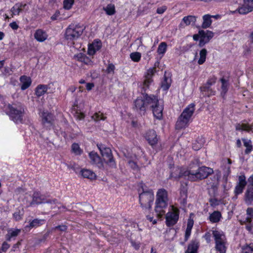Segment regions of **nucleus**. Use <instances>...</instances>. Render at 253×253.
I'll use <instances>...</instances> for the list:
<instances>
[{
    "label": "nucleus",
    "instance_id": "1",
    "mask_svg": "<svg viewBox=\"0 0 253 253\" xmlns=\"http://www.w3.org/2000/svg\"><path fill=\"white\" fill-rule=\"evenodd\" d=\"M143 96L138 97L134 101L135 109L140 114H144L146 109H152L153 115L158 119L163 116V107L159 105L158 98L154 95L142 93Z\"/></svg>",
    "mask_w": 253,
    "mask_h": 253
},
{
    "label": "nucleus",
    "instance_id": "2",
    "mask_svg": "<svg viewBox=\"0 0 253 253\" xmlns=\"http://www.w3.org/2000/svg\"><path fill=\"white\" fill-rule=\"evenodd\" d=\"M213 173V169L209 167L206 166L198 167L197 169H194L193 167L190 166L189 169L183 172H179L178 175L172 172L170 177L178 178L184 176L190 181H196L205 179Z\"/></svg>",
    "mask_w": 253,
    "mask_h": 253
},
{
    "label": "nucleus",
    "instance_id": "3",
    "mask_svg": "<svg viewBox=\"0 0 253 253\" xmlns=\"http://www.w3.org/2000/svg\"><path fill=\"white\" fill-rule=\"evenodd\" d=\"M195 105L194 103H191L183 110L176 123L175 128L176 129H180L188 126L195 112Z\"/></svg>",
    "mask_w": 253,
    "mask_h": 253
},
{
    "label": "nucleus",
    "instance_id": "4",
    "mask_svg": "<svg viewBox=\"0 0 253 253\" xmlns=\"http://www.w3.org/2000/svg\"><path fill=\"white\" fill-rule=\"evenodd\" d=\"M215 241V249L219 253H226L227 249V239L223 232L217 230L212 231Z\"/></svg>",
    "mask_w": 253,
    "mask_h": 253
},
{
    "label": "nucleus",
    "instance_id": "5",
    "mask_svg": "<svg viewBox=\"0 0 253 253\" xmlns=\"http://www.w3.org/2000/svg\"><path fill=\"white\" fill-rule=\"evenodd\" d=\"M84 29V28L79 24H72L66 30L65 38L69 42H73L82 35Z\"/></svg>",
    "mask_w": 253,
    "mask_h": 253
},
{
    "label": "nucleus",
    "instance_id": "6",
    "mask_svg": "<svg viewBox=\"0 0 253 253\" xmlns=\"http://www.w3.org/2000/svg\"><path fill=\"white\" fill-rule=\"evenodd\" d=\"M154 199V193L152 190L144 191L139 194V203L141 207L145 211H149Z\"/></svg>",
    "mask_w": 253,
    "mask_h": 253
},
{
    "label": "nucleus",
    "instance_id": "7",
    "mask_svg": "<svg viewBox=\"0 0 253 253\" xmlns=\"http://www.w3.org/2000/svg\"><path fill=\"white\" fill-rule=\"evenodd\" d=\"M97 146L102 157H104V160L106 161V164L111 168H115L116 164L113 157L111 150L102 144H98Z\"/></svg>",
    "mask_w": 253,
    "mask_h": 253
},
{
    "label": "nucleus",
    "instance_id": "8",
    "mask_svg": "<svg viewBox=\"0 0 253 253\" xmlns=\"http://www.w3.org/2000/svg\"><path fill=\"white\" fill-rule=\"evenodd\" d=\"M8 108L9 115L12 120L16 123L21 122L22 120L23 108L20 105L17 106L16 104L9 105Z\"/></svg>",
    "mask_w": 253,
    "mask_h": 253
},
{
    "label": "nucleus",
    "instance_id": "9",
    "mask_svg": "<svg viewBox=\"0 0 253 253\" xmlns=\"http://www.w3.org/2000/svg\"><path fill=\"white\" fill-rule=\"evenodd\" d=\"M179 218V210L171 207V211H169L166 216V224L168 226H171L175 224Z\"/></svg>",
    "mask_w": 253,
    "mask_h": 253
},
{
    "label": "nucleus",
    "instance_id": "10",
    "mask_svg": "<svg viewBox=\"0 0 253 253\" xmlns=\"http://www.w3.org/2000/svg\"><path fill=\"white\" fill-rule=\"evenodd\" d=\"M253 10V0H243V3L236 10L231 11L232 13H235L237 11L240 14H246Z\"/></svg>",
    "mask_w": 253,
    "mask_h": 253
},
{
    "label": "nucleus",
    "instance_id": "11",
    "mask_svg": "<svg viewBox=\"0 0 253 253\" xmlns=\"http://www.w3.org/2000/svg\"><path fill=\"white\" fill-rule=\"evenodd\" d=\"M42 122L44 127L50 129L55 120L54 116L51 113L43 112L42 113Z\"/></svg>",
    "mask_w": 253,
    "mask_h": 253
},
{
    "label": "nucleus",
    "instance_id": "12",
    "mask_svg": "<svg viewBox=\"0 0 253 253\" xmlns=\"http://www.w3.org/2000/svg\"><path fill=\"white\" fill-rule=\"evenodd\" d=\"M200 35V39L199 43L200 47H203L206 43L209 42L210 40L213 37V33L210 31L200 30L199 31Z\"/></svg>",
    "mask_w": 253,
    "mask_h": 253
},
{
    "label": "nucleus",
    "instance_id": "13",
    "mask_svg": "<svg viewBox=\"0 0 253 253\" xmlns=\"http://www.w3.org/2000/svg\"><path fill=\"white\" fill-rule=\"evenodd\" d=\"M156 72V69L155 67L150 68L148 70L147 74L145 76V80L143 83L142 88L144 91H145L147 89L149 88V85L153 82L152 78Z\"/></svg>",
    "mask_w": 253,
    "mask_h": 253
},
{
    "label": "nucleus",
    "instance_id": "14",
    "mask_svg": "<svg viewBox=\"0 0 253 253\" xmlns=\"http://www.w3.org/2000/svg\"><path fill=\"white\" fill-rule=\"evenodd\" d=\"M42 203H47L50 204H55V200H48L44 201L43 198L40 195L38 192H35L33 195V200L30 203V205L32 206L34 204H40Z\"/></svg>",
    "mask_w": 253,
    "mask_h": 253
},
{
    "label": "nucleus",
    "instance_id": "15",
    "mask_svg": "<svg viewBox=\"0 0 253 253\" xmlns=\"http://www.w3.org/2000/svg\"><path fill=\"white\" fill-rule=\"evenodd\" d=\"M246 185L247 181L245 176L244 175H240L238 178V182L235 188V193L236 195L241 194Z\"/></svg>",
    "mask_w": 253,
    "mask_h": 253
},
{
    "label": "nucleus",
    "instance_id": "16",
    "mask_svg": "<svg viewBox=\"0 0 253 253\" xmlns=\"http://www.w3.org/2000/svg\"><path fill=\"white\" fill-rule=\"evenodd\" d=\"M155 211L157 216L160 218L164 215L166 212V209L168 207V203L164 202H156Z\"/></svg>",
    "mask_w": 253,
    "mask_h": 253
},
{
    "label": "nucleus",
    "instance_id": "17",
    "mask_svg": "<svg viewBox=\"0 0 253 253\" xmlns=\"http://www.w3.org/2000/svg\"><path fill=\"white\" fill-rule=\"evenodd\" d=\"M90 162L99 168H103V163L97 153L92 151L89 153Z\"/></svg>",
    "mask_w": 253,
    "mask_h": 253
},
{
    "label": "nucleus",
    "instance_id": "18",
    "mask_svg": "<svg viewBox=\"0 0 253 253\" xmlns=\"http://www.w3.org/2000/svg\"><path fill=\"white\" fill-rule=\"evenodd\" d=\"M145 137L149 144L152 146L156 145L158 142L157 134L154 130H150L147 131Z\"/></svg>",
    "mask_w": 253,
    "mask_h": 253
},
{
    "label": "nucleus",
    "instance_id": "19",
    "mask_svg": "<svg viewBox=\"0 0 253 253\" xmlns=\"http://www.w3.org/2000/svg\"><path fill=\"white\" fill-rule=\"evenodd\" d=\"M244 201L248 205L253 202V186L248 185L244 194Z\"/></svg>",
    "mask_w": 253,
    "mask_h": 253
},
{
    "label": "nucleus",
    "instance_id": "20",
    "mask_svg": "<svg viewBox=\"0 0 253 253\" xmlns=\"http://www.w3.org/2000/svg\"><path fill=\"white\" fill-rule=\"evenodd\" d=\"M156 202L168 203V192L165 189H161L158 191Z\"/></svg>",
    "mask_w": 253,
    "mask_h": 253
},
{
    "label": "nucleus",
    "instance_id": "21",
    "mask_svg": "<svg viewBox=\"0 0 253 253\" xmlns=\"http://www.w3.org/2000/svg\"><path fill=\"white\" fill-rule=\"evenodd\" d=\"M26 6V4H23L22 3H16L10 9L11 17H13L15 15H19L20 12L25 9Z\"/></svg>",
    "mask_w": 253,
    "mask_h": 253
},
{
    "label": "nucleus",
    "instance_id": "22",
    "mask_svg": "<svg viewBox=\"0 0 253 253\" xmlns=\"http://www.w3.org/2000/svg\"><path fill=\"white\" fill-rule=\"evenodd\" d=\"M187 197V186L186 184H182L180 189V203L183 205L186 203Z\"/></svg>",
    "mask_w": 253,
    "mask_h": 253
},
{
    "label": "nucleus",
    "instance_id": "23",
    "mask_svg": "<svg viewBox=\"0 0 253 253\" xmlns=\"http://www.w3.org/2000/svg\"><path fill=\"white\" fill-rule=\"evenodd\" d=\"M220 177V171L219 170H215L214 175L212 176V178H211L212 181L209 183L210 186L212 188L216 187L218 185L219 180Z\"/></svg>",
    "mask_w": 253,
    "mask_h": 253
},
{
    "label": "nucleus",
    "instance_id": "24",
    "mask_svg": "<svg viewBox=\"0 0 253 253\" xmlns=\"http://www.w3.org/2000/svg\"><path fill=\"white\" fill-rule=\"evenodd\" d=\"M20 81L21 83V89L23 90L28 88L31 84V79L27 76H21L20 78Z\"/></svg>",
    "mask_w": 253,
    "mask_h": 253
},
{
    "label": "nucleus",
    "instance_id": "25",
    "mask_svg": "<svg viewBox=\"0 0 253 253\" xmlns=\"http://www.w3.org/2000/svg\"><path fill=\"white\" fill-rule=\"evenodd\" d=\"M34 37L38 41L42 42L47 38V35L43 30L38 29L36 31Z\"/></svg>",
    "mask_w": 253,
    "mask_h": 253
},
{
    "label": "nucleus",
    "instance_id": "26",
    "mask_svg": "<svg viewBox=\"0 0 253 253\" xmlns=\"http://www.w3.org/2000/svg\"><path fill=\"white\" fill-rule=\"evenodd\" d=\"M197 17L193 15H188L185 16L182 19V22L180 23V26L184 24L186 26L195 24L196 21Z\"/></svg>",
    "mask_w": 253,
    "mask_h": 253
},
{
    "label": "nucleus",
    "instance_id": "27",
    "mask_svg": "<svg viewBox=\"0 0 253 253\" xmlns=\"http://www.w3.org/2000/svg\"><path fill=\"white\" fill-rule=\"evenodd\" d=\"M80 173L84 178L93 180L96 178V174L92 171L88 169H83L81 170Z\"/></svg>",
    "mask_w": 253,
    "mask_h": 253
},
{
    "label": "nucleus",
    "instance_id": "28",
    "mask_svg": "<svg viewBox=\"0 0 253 253\" xmlns=\"http://www.w3.org/2000/svg\"><path fill=\"white\" fill-rule=\"evenodd\" d=\"M45 220L44 219H35L31 221H30L29 224L25 226V228H29L31 229L33 228H37L44 223Z\"/></svg>",
    "mask_w": 253,
    "mask_h": 253
},
{
    "label": "nucleus",
    "instance_id": "29",
    "mask_svg": "<svg viewBox=\"0 0 253 253\" xmlns=\"http://www.w3.org/2000/svg\"><path fill=\"white\" fill-rule=\"evenodd\" d=\"M101 46V43L100 42H93L88 46V53L89 55H93L97 50H98Z\"/></svg>",
    "mask_w": 253,
    "mask_h": 253
},
{
    "label": "nucleus",
    "instance_id": "30",
    "mask_svg": "<svg viewBox=\"0 0 253 253\" xmlns=\"http://www.w3.org/2000/svg\"><path fill=\"white\" fill-rule=\"evenodd\" d=\"M198 248V243L196 241H192L188 245L185 253H196Z\"/></svg>",
    "mask_w": 253,
    "mask_h": 253
},
{
    "label": "nucleus",
    "instance_id": "31",
    "mask_svg": "<svg viewBox=\"0 0 253 253\" xmlns=\"http://www.w3.org/2000/svg\"><path fill=\"white\" fill-rule=\"evenodd\" d=\"M221 217V213L218 211H214L210 214L209 219L212 223H216L220 220Z\"/></svg>",
    "mask_w": 253,
    "mask_h": 253
},
{
    "label": "nucleus",
    "instance_id": "32",
    "mask_svg": "<svg viewBox=\"0 0 253 253\" xmlns=\"http://www.w3.org/2000/svg\"><path fill=\"white\" fill-rule=\"evenodd\" d=\"M211 18V15L209 14H206L203 16V22L202 26L203 28H207L210 27L212 23Z\"/></svg>",
    "mask_w": 253,
    "mask_h": 253
},
{
    "label": "nucleus",
    "instance_id": "33",
    "mask_svg": "<svg viewBox=\"0 0 253 253\" xmlns=\"http://www.w3.org/2000/svg\"><path fill=\"white\" fill-rule=\"evenodd\" d=\"M48 86L46 85L40 84L37 86L36 90V95L40 97L43 95L47 91Z\"/></svg>",
    "mask_w": 253,
    "mask_h": 253
},
{
    "label": "nucleus",
    "instance_id": "34",
    "mask_svg": "<svg viewBox=\"0 0 253 253\" xmlns=\"http://www.w3.org/2000/svg\"><path fill=\"white\" fill-rule=\"evenodd\" d=\"M71 152L75 155L80 156L83 153V150L78 143H74L71 146Z\"/></svg>",
    "mask_w": 253,
    "mask_h": 253
},
{
    "label": "nucleus",
    "instance_id": "35",
    "mask_svg": "<svg viewBox=\"0 0 253 253\" xmlns=\"http://www.w3.org/2000/svg\"><path fill=\"white\" fill-rule=\"evenodd\" d=\"M242 141H243L244 145L246 147L245 153L246 154H248L252 151L253 149L252 141L250 139L245 138H243Z\"/></svg>",
    "mask_w": 253,
    "mask_h": 253
},
{
    "label": "nucleus",
    "instance_id": "36",
    "mask_svg": "<svg viewBox=\"0 0 253 253\" xmlns=\"http://www.w3.org/2000/svg\"><path fill=\"white\" fill-rule=\"evenodd\" d=\"M103 9L109 15H114L116 12L115 5L113 4H108L106 7H104Z\"/></svg>",
    "mask_w": 253,
    "mask_h": 253
},
{
    "label": "nucleus",
    "instance_id": "37",
    "mask_svg": "<svg viewBox=\"0 0 253 253\" xmlns=\"http://www.w3.org/2000/svg\"><path fill=\"white\" fill-rule=\"evenodd\" d=\"M20 232V229L9 230L6 235L7 240L10 241L12 238L17 236Z\"/></svg>",
    "mask_w": 253,
    "mask_h": 253
},
{
    "label": "nucleus",
    "instance_id": "38",
    "mask_svg": "<svg viewBox=\"0 0 253 253\" xmlns=\"http://www.w3.org/2000/svg\"><path fill=\"white\" fill-rule=\"evenodd\" d=\"M207 52V50L206 48H203L200 51V58L198 61L199 64L202 65L205 62Z\"/></svg>",
    "mask_w": 253,
    "mask_h": 253
},
{
    "label": "nucleus",
    "instance_id": "39",
    "mask_svg": "<svg viewBox=\"0 0 253 253\" xmlns=\"http://www.w3.org/2000/svg\"><path fill=\"white\" fill-rule=\"evenodd\" d=\"M170 84H171V79L165 76L164 79L162 82V84H161L162 88L164 90H167L169 88V87L170 85Z\"/></svg>",
    "mask_w": 253,
    "mask_h": 253
},
{
    "label": "nucleus",
    "instance_id": "40",
    "mask_svg": "<svg viewBox=\"0 0 253 253\" xmlns=\"http://www.w3.org/2000/svg\"><path fill=\"white\" fill-rule=\"evenodd\" d=\"M252 129L251 126L247 124H237L236 125V129L237 130L249 131Z\"/></svg>",
    "mask_w": 253,
    "mask_h": 253
},
{
    "label": "nucleus",
    "instance_id": "41",
    "mask_svg": "<svg viewBox=\"0 0 253 253\" xmlns=\"http://www.w3.org/2000/svg\"><path fill=\"white\" fill-rule=\"evenodd\" d=\"M220 81L222 83L221 85V94L224 95L228 90V83L227 81L225 80L224 78L220 79Z\"/></svg>",
    "mask_w": 253,
    "mask_h": 253
},
{
    "label": "nucleus",
    "instance_id": "42",
    "mask_svg": "<svg viewBox=\"0 0 253 253\" xmlns=\"http://www.w3.org/2000/svg\"><path fill=\"white\" fill-rule=\"evenodd\" d=\"M167 48V44L165 42H161L157 49V52L159 54H164Z\"/></svg>",
    "mask_w": 253,
    "mask_h": 253
},
{
    "label": "nucleus",
    "instance_id": "43",
    "mask_svg": "<svg viewBox=\"0 0 253 253\" xmlns=\"http://www.w3.org/2000/svg\"><path fill=\"white\" fill-rule=\"evenodd\" d=\"M243 253H253V243L246 245L242 247Z\"/></svg>",
    "mask_w": 253,
    "mask_h": 253
},
{
    "label": "nucleus",
    "instance_id": "44",
    "mask_svg": "<svg viewBox=\"0 0 253 253\" xmlns=\"http://www.w3.org/2000/svg\"><path fill=\"white\" fill-rule=\"evenodd\" d=\"M106 117H104L102 113L99 112L98 113H95L92 116V119L95 121H99L101 120H105Z\"/></svg>",
    "mask_w": 253,
    "mask_h": 253
},
{
    "label": "nucleus",
    "instance_id": "45",
    "mask_svg": "<svg viewBox=\"0 0 253 253\" xmlns=\"http://www.w3.org/2000/svg\"><path fill=\"white\" fill-rule=\"evenodd\" d=\"M141 53L138 52H132L130 54V57L134 62H138L141 58Z\"/></svg>",
    "mask_w": 253,
    "mask_h": 253
},
{
    "label": "nucleus",
    "instance_id": "46",
    "mask_svg": "<svg viewBox=\"0 0 253 253\" xmlns=\"http://www.w3.org/2000/svg\"><path fill=\"white\" fill-rule=\"evenodd\" d=\"M247 217L246 218L247 222L250 223L253 217V209L251 208H248L247 210Z\"/></svg>",
    "mask_w": 253,
    "mask_h": 253
},
{
    "label": "nucleus",
    "instance_id": "47",
    "mask_svg": "<svg viewBox=\"0 0 253 253\" xmlns=\"http://www.w3.org/2000/svg\"><path fill=\"white\" fill-rule=\"evenodd\" d=\"M74 0H64L63 1V7L67 10L71 8Z\"/></svg>",
    "mask_w": 253,
    "mask_h": 253
},
{
    "label": "nucleus",
    "instance_id": "48",
    "mask_svg": "<svg viewBox=\"0 0 253 253\" xmlns=\"http://www.w3.org/2000/svg\"><path fill=\"white\" fill-rule=\"evenodd\" d=\"M216 78L215 77H212L210 78L207 83V85L208 86H205V88L207 89V90H210V86L214 84L216 82Z\"/></svg>",
    "mask_w": 253,
    "mask_h": 253
},
{
    "label": "nucleus",
    "instance_id": "49",
    "mask_svg": "<svg viewBox=\"0 0 253 253\" xmlns=\"http://www.w3.org/2000/svg\"><path fill=\"white\" fill-rule=\"evenodd\" d=\"M23 212L18 210L13 213V217L14 219L18 221L22 219Z\"/></svg>",
    "mask_w": 253,
    "mask_h": 253
},
{
    "label": "nucleus",
    "instance_id": "50",
    "mask_svg": "<svg viewBox=\"0 0 253 253\" xmlns=\"http://www.w3.org/2000/svg\"><path fill=\"white\" fill-rule=\"evenodd\" d=\"M115 69V66L112 63H110L108 65L106 72L107 74H113L114 73Z\"/></svg>",
    "mask_w": 253,
    "mask_h": 253
},
{
    "label": "nucleus",
    "instance_id": "51",
    "mask_svg": "<svg viewBox=\"0 0 253 253\" xmlns=\"http://www.w3.org/2000/svg\"><path fill=\"white\" fill-rule=\"evenodd\" d=\"M191 229L190 228H186L185 231V241H186L189 238L191 232Z\"/></svg>",
    "mask_w": 253,
    "mask_h": 253
},
{
    "label": "nucleus",
    "instance_id": "52",
    "mask_svg": "<svg viewBox=\"0 0 253 253\" xmlns=\"http://www.w3.org/2000/svg\"><path fill=\"white\" fill-rule=\"evenodd\" d=\"M166 9L167 7L166 6H163L157 8V12L158 14H163L166 11Z\"/></svg>",
    "mask_w": 253,
    "mask_h": 253
},
{
    "label": "nucleus",
    "instance_id": "53",
    "mask_svg": "<svg viewBox=\"0 0 253 253\" xmlns=\"http://www.w3.org/2000/svg\"><path fill=\"white\" fill-rule=\"evenodd\" d=\"M67 226L66 225H58L54 228V229H59V230L61 231H65L67 230Z\"/></svg>",
    "mask_w": 253,
    "mask_h": 253
},
{
    "label": "nucleus",
    "instance_id": "54",
    "mask_svg": "<svg viewBox=\"0 0 253 253\" xmlns=\"http://www.w3.org/2000/svg\"><path fill=\"white\" fill-rule=\"evenodd\" d=\"M85 55L83 54L82 53H79L77 54V55H75L74 56V57L77 59L78 61H81L82 60L83 57H84Z\"/></svg>",
    "mask_w": 253,
    "mask_h": 253
},
{
    "label": "nucleus",
    "instance_id": "55",
    "mask_svg": "<svg viewBox=\"0 0 253 253\" xmlns=\"http://www.w3.org/2000/svg\"><path fill=\"white\" fill-rule=\"evenodd\" d=\"M9 26L12 28L13 30H17L19 28V26L16 23V22H13L9 24Z\"/></svg>",
    "mask_w": 253,
    "mask_h": 253
},
{
    "label": "nucleus",
    "instance_id": "56",
    "mask_svg": "<svg viewBox=\"0 0 253 253\" xmlns=\"http://www.w3.org/2000/svg\"><path fill=\"white\" fill-rule=\"evenodd\" d=\"M230 168L229 166L225 167V173L224 174V177H226V179L227 178V177L228 176V175L230 173Z\"/></svg>",
    "mask_w": 253,
    "mask_h": 253
},
{
    "label": "nucleus",
    "instance_id": "57",
    "mask_svg": "<svg viewBox=\"0 0 253 253\" xmlns=\"http://www.w3.org/2000/svg\"><path fill=\"white\" fill-rule=\"evenodd\" d=\"M128 164L129 166L132 168L133 169H137V166L135 162L131 161H128Z\"/></svg>",
    "mask_w": 253,
    "mask_h": 253
},
{
    "label": "nucleus",
    "instance_id": "58",
    "mask_svg": "<svg viewBox=\"0 0 253 253\" xmlns=\"http://www.w3.org/2000/svg\"><path fill=\"white\" fill-rule=\"evenodd\" d=\"M76 117H77V118L79 120H82L84 118V115L83 113H78V112H76Z\"/></svg>",
    "mask_w": 253,
    "mask_h": 253
},
{
    "label": "nucleus",
    "instance_id": "59",
    "mask_svg": "<svg viewBox=\"0 0 253 253\" xmlns=\"http://www.w3.org/2000/svg\"><path fill=\"white\" fill-rule=\"evenodd\" d=\"M211 234L210 233H207L204 235V238L207 242L209 243L211 242Z\"/></svg>",
    "mask_w": 253,
    "mask_h": 253
},
{
    "label": "nucleus",
    "instance_id": "60",
    "mask_svg": "<svg viewBox=\"0 0 253 253\" xmlns=\"http://www.w3.org/2000/svg\"><path fill=\"white\" fill-rule=\"evenodd\" d=\"M94 85L93 83H87L86 85V89H87L88 90H90L93 87H94Z\"/></svg>",
    "mask_w": 253,
    "mask_h": 253
},
{
    "label": "nucleus",
    "instance_id": "61",
    "mask_svg": "<svg viewBox=\"0 0 253 253\" xmlns=\"http://www.w3.org/2000/svg\"><path fill=\"white\" fill-rule=\"evenodd\" d=\"M193 225V221L189 220L187 223V228L192 229Z\"/></svg>",
    "mask_w": 253,
    "mask_h": 253
},
{
    "label": "nucleus",
    "instance_id": "62",
    "mask_svg": "<svg viewBox=\"0 0 253 253\" xmlns=\"http://www.w3.org/2000/svg\"><path fill=\"white\" fill-rule=\"evenodd\" d=\"M11 70L9 68H4V73L3 74L5 75H10V72H11Z\"/></svg>",
    "mask_w": 253,
    "mask_h": 253
},
{
    "label": "nucleus",
    "instance_id": "63",
    "mask_svg": "<svg viewBox=\"0 0 253 253\" xmlns=\"http://www.w3.org/2000/svg\"><path fill=\"white\" fill-rule=\"evenodd\" d=\"M9 247V246L8 245V244L6 243H4L3 244H2V249L3 251H6V250L7 249H8Z\"/></svg>",
    "mask_w": 253,
    "mask_h": 253
},
{
    "label": "nucleus",
    "instance_id": "64",
    "mask_svg": "<svg viewBox=\"0 0 253 253\" xmlns=\"http://www.w3.org/2000/svg\"><path fill=\"white\" fill-rule=\"evenodd\" d=\"M249 184L248 185H251L253 186V175L249 177L248 179Z\"/></svg>",
    "mask_w": 253,
    "mask_h": 253
}]
</instances>
